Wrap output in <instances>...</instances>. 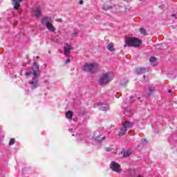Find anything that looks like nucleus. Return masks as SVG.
I'll use <instances>...</instances> for the list:
<instances>
[{
  "mask_svg": "<svg viewBox=\"0 0 177 177\" xmlns=\"http://www.w3.org/2000/svg\"><path fill=\"white\" fill-rule=\"evenodd\" d=\"M52 21V18L50 17H44L41 19L42 26H47V24H50Z\"/></svg>",
  "mask_w": 177,
  "mask_h": 177,
  "instance_id": "obj_11",
  "label": "nucleus"
},
{
  "mask_svg": "<svg viewBox=\"0 0 177 177\" xmlns=\"http://www.w3.org/2000/svg\"><path fill=\"white\" fill-rule=\"evenodd\" d=\"M169 93H172V90H168Z\"/></svg>",
  "mask_w": 177,
  "mask_h": 177,
  "instance_id": "obj_35",
  "label": "nucleus"
},
{
  "mask_svg": "<svg viewBox=\"0 0 177 177\" xmlns=\"http://www.w3.org/2000/svg\"><path fill=\"white\" fill-rule=\"evenodd\" d=\"M96 68H97L96 63H86L82 67V70L87 73H94Z\"/></svg>",
  "mask_w": 177,
  "mask_h": 177,
  "instance_id": "obj_4",
  "label": "nucleus"
},
{
  "mask_svg": "<svg viewBox=\"0 0 177 177\" xmlns=\"http://www.w3.org/2000/svg\"><path fill=\"white\" fill-rule=\"evenodd\" d=\"M133 125V123L129 121L122 122V127L120 129V131L118 133V136H124V134L127 133V131H128V128H131Z\"/></svg>",
  "mask_w": 177,
  "mask_h": 177,
  "instance_id": "obj_3",
  "label": "nucleus"
},
{
  "mask_svg": "<svg viewBox=\"0 0 177 177\" xmlns=\"http://www.w3.org/2000/svg\"><path fill=\"white\" fill-rule=\"evenodd\" d=\"M73 113L71 111H68L65 115H66V118L68 119V120H71V118H73Z\"/></svg>",
  "mask_w": 177,
  "mask_h": 177,
  "instance_id": "obj_18",
  "label": "nucleus"
},
{
  "mask_svg": "<svg viewBox=\"0 0 177 177\" xmlns=\"http://www.w3.org/2000/svg\"><path fill=\"white\" fill-rule=\"evenodd\" d=\"M73 49V47L67 44L64 47V56L67 57L70 54V52Z\"/></svg>",
  "mask_w": 177,
  "mask_h": 177,
  "instance_id": "obj_12",
  "label": "nucleus"
},
{
  "mask_svg": "<svg viewBox=\"0 0 177 177\" xmlns=\"http://www.w3.org/2000/svg\"><path fill=\"white\" fill-rule=\"evenodd\" d=\"M122 154L123 155V157H124V158L129 157V156H131V154H132V149H122Z\"/></svg>",
  "mask_w": 177,
  "mask_h": 177,
  "instance_id": "obj_14",
  "label": "nucleus"
},
{
  "mask_svg": "<svg viewBox=\"0 0 177 177\" xmlns=\"http://www.w3.org/2000/svg\"><path fill=\"white\" fill-rule=\"evenodd\" d=\"M149 91V93L147 94V96H150L151 93H153V92H155L156 87L150 86Z\"/></svg>",
  "mask_w": 177,
  "mask_h": 177,
  "instance_id": "obj_19",
  "label": "nucleus"
},
{
  "mask_svg": "<svg viewBox=\"0 0 177 177\" xmlns=\"http://www.w3.org/2000/svg\"><path fill=\"white\" fill-rule=\"evenodd\" d=\"M34 16L36 19H39L42 15V10L40 8H37L33 12Z\"/></svg>",
  "mask_w": 177,
  "mask_h": 177,
  "instance_id": "obj_9",
  "label": "nucleus"
},
{
  "mask_svg": "<svg viewBox=\"0 0 177 177\" xmlns=\"http://www.w3.org/2000/svg\"><path fill=\"white\" fill-rule=\"evenodd\" d=\"M15 142H16V140H15V138H12L10 140L9 142V146H13V144L15 143Z\"/></svg>",
  "mask_w": 177,
  "mask_h": 177,
  "instance_id": "obj_24",
  "label": "nucleus"
},
{
  "mask_svg": "<svg viewBox=\"0 0 177 177\" xmlns=\"http://www.w3.org/2000/svg\"><path fill=\"white\" fill-rule=\"evenodd\" d=\"M171 17H175V19H176V15H175L174 14L171 15Z\"/></svg>",
  "mask_w": 177,
  "mask_h": 177,
  "instance_id": "obj_33",
  "label": "nucleus"
},
{
  "mask_svg": "<svg viewBox=\"0 0 177 177\" xmlns=\"http://www.w3.org/2000/svg\"><path fill=\"white\" fill-rule=\"evenodd\" d=\"M140 34H143V35H147V32L146 31V29L143 28H140Z\"/></svg>",
  "mask_w": 177,
  "mask_h": 177,
  "instance_id": "obj_22",
  "label": "nucleus"
},
{
  "mask_svg": "<svg viewBox=\"0 0 177 177\" xmlns=\"http://www.w3.org/2000/svg\"><path fill=\"white\" fill-rule=\"evenodd\" d=\"M108 50H110V52H113L114 50V45L113 43H109L107 46Z\"/></svg>",
  "mask_w": 177,
  "mask_h": 177,
  "instance_id": "obj_20",
  "label": "nucleus"
},
{
  "mask_svg": "<svg viewBox=\"0 0 177 177\" xmlns=\"http://www.w3.org/2000/svg\"><path fill=\"white\" fill-rule=\"evenodd\" d=\"M48 82H49L47 80H44V84H48Z\"/></svg>",
  "mask_w": 177,
  "mask_h": 177,
  "instance_id": "obj_34",
  "label": "nucleus"
},
{
  "mask_svg": "<svg viewBox=\"0 0 177 177\" xmlns=\"http://www.w3.org/2000/svg\"><path fill=\"white\" fill-rule=\"evenodd\" d=\"M127 84H128V80L124 79L120 81V85L122 86H127Z\"/></svg>",
  "mask_w": 177,
  "mask_h": 177,
  "instance_id": "obj_21",
  "label": "nucleus"
},
{
  "mask_svg": "<svg viewBox=\"0 0 177 177\" xmlns=\"http://www.w3.org/2000/svg\"><path fill=\"white\" fill-rule=\"evenodd\" d=\"M31 68L33 71V77L31 80H29L28 84L31 88V89H37L38 86H39V80H38V77L41 74L39 71V65H38L37 62H34Z\"/></svg>",
  "mask_w": 177,
  "mask_h": 177,
  "instance_id": "obj_1",
  "label": "nucleus"
},
{
  "mask_svg": "<svg viewBox=\"0 0 177 177\" xmlns=\"http://www.w3.org/2000/svg\"><path fill=\"white\" fill-rule=\"evenodd\" d=\"M168 140L170 145H173V146L177 145V140H175V138H174V136H170L169 138H168Z\"/></svg>",
  "mask_w": 177,
  "mask_h": 177,
  "instance_id": "obj_16",
  "label": "nucleus"
},
{
  "mask_svg": "<svg viewBox=\"0 0 177 177\" xmlns=\"http://www.w3.org/2000/svg\"><path fill=\"white\" fill-rule=\"evenodd\" d=\"M130 99H132V96L130 97Z\"/></svg>",
  "mask_w": 177,
  "mask_h": 177,
  "instance_id": "obj_38",
  "label": "nucleus"
},
{
  "mask_svg": "<svg viewBox=\"0 0 177 177\" xmlns=\"http://www.w3.org/2000/svg\"><path fill=\"white\" fill-rule=\"evenodd\" d=\"M14 26H16V24H15Z\"/></svg>",
  "mask_w": 177,
  "mask_h": 177,
  "instance_id": "obj_39",
  "label": "nucleus"
},
{
  "mask_svg": "<svg viewBox=\"0 0 177 177\" xmlns=\"http://www.w3.org/2000/svg\"><path fill=\"white\" fill-rule=\"evenodd\" d=\"M159 8L160 9H164V5L160 6Z\"/></svg>",
  "mask_w": 177,
  "mask_h": 177,
  "instance_id": "obj_31",
  "label": "nucleus"
},
{
  "mask_svg": "<svg viewBox=\"0 0 177 177\" xmlns=\"http://www.w3.org/2000/svg\"><path fill=\"white\" fill-rule=\"evenodd\" d=\"M98 106L100 107V110H102V111H107V110L110 109L109 104L104 103L99 104Z\"/></svg>",
  "mask_w": 177,
  "mask_h": 177,
  "instance_id": "obj_13",
  "label": "nucleus"
},
{
  "mask_svg": "<svg viewBox=\"0 0 177 177\" xmlns=\"http://www.w3.org/2000/svg\"><path fill=\"white\" fill-rule=\"evenodd\" d=\"M124 46L139 48L142 45V41L136 37H126Z\"/></svg>",
  "mask_w": 177,
  "mask_h": 177,
  "instance_id": "obj_2",
  "label": "nucleus"
},
{
  "mask_svg": "<svg viewBox=\"0 0 177 177\" xmlns=\"http://www.w3.org/2000/svg\"><path fill=\"white\" fill-rule=\"evenodd\" d=\"M36 59H39V56H37V57H36Z\"/></svg>",
  "mask_w": 177,
  "mask_h": 177,
  "instance_id": "obj_37",
  "label": "nucleus"
},
{
  "mask_svg": "<svg viewBox=\"0 0 177 177\" xmlns=\"http://www.w3.org/2000/svg\"><path fill=\"white\" fill-rule=\"evenodd\" d=\"M31 74H32L34 75V71H29L26 73V75H31Z\"/></svg>",
  "mask_w": 177,
  "mask_h": 177,
  "instance_id": "obj_25",
  "label": "nucleus"
},
{
  "mask_svg": "<svg viewBox=\"0 0 177 177\" xmlns=\"http://www.w3.org/2000/svg\"><path fill=\"white\" fill-rule=\"evenodd\" d=\"M69 132H71L72 133V136H76V139H77V140H84V139H85V136H84V134H79L77 133L75 134L74 131H75V128H73V127H70L68 129Z\"/></svg>",
  "mask_w": 177,
  "mask_h": 177,
  "instance_id": "obj_8",
  "label": "nucleus"
},
{
  "mask_svg": "<svg viewBox=\"0 0 177 177\" xmlns=\"http://www.w3.org/2000/svg\"><path fill=\"white\" fill-rule=\"evenodd\" d=\"M109 168L113 172H116V174H121L122 172V169H121V165L116 162L115 161H112L109 165Z\"/></svg>",
  "mask_w": 177,
  "mask_h": 177,
  "instance_id": "obj_5",
  "label": "nucleus"
},
{
  "mask_svg": "<svg viewBox=\"0 0 177 177\" xmlns=\"http://www.w3.org/2000/svg\"><path fill=\"white\" fill-rule=\"evenodd\" d=\"M143 78H144V80L146 78V75H143Z\"/></svg>",
  "mask_w": 177,
  "mask_h": 177,
  "instance_id": "obj_36",
  "label": "nucleus"
},
{
  "mask_svg": "<svg viewBox=\"0 0 177 177\" xmlns=\"http://www.w3.org/2000/svg\"><path fill=\"white\" fill-rule=\"evenodd\" d=\"M102 10H109V8H106V7L102 8Z\"/></svg>",
  "mask_w": 177,
  "mask_h": 177,
  "instance_id": "obj_28",
  "label": "nucleus"
},
{
  "mask_svg": "<svg viewBox=\"0 0 177 177\" xmlns=\"http://www.w3.org/2000/svg\"><path fill=\"white\" fill-rule=\"evenodd\" d=\"M46 27L48 31H50L51 32H55L56 31V29H55V26H53V24H47L46 25Z\"/></svg>",
  "mask_w": 177,
  "mask_h": 177,
  "instance_id": "obj_15",
  "label": "nucleus"
},
{
  "mask_svg": "<svg viewBox=\"0 0 177 177\" xmlns=\"http://www.w3.org/2000/svg\"><path fill=\"white\" fill-rule=\"evenodd\" d=\"M77 35H78V33H77V32H73V33L72 34V37H77Z\"/></svg>",
  "mask_w": 177,
  "mask_h": 177,
  "instance_id": "obj_27",
  "label": "nucleus"
},
{
  "mask_svg": "<svg viewBox=\"0 0 177 177\" xmlns=\"http://www.w3.org/2000/svg\"><path fill=\"white\" fill-rule=\"evenodd\" d=\"M82 3H84V1H83L82 0H81V1H80V5H82Z\"/></svg>",
  "mask_w": 177,
  "mask_h": 177,
  "instance_id": "obj_32",
  "label": "nucleus"
},
{
  "mask_svg": "<svg viewBox=\"0 0 177 177\" xmlns=\"http://www.w3.org/2000/svg\"><path fill=\"white\" fill-rule=\"evenodd\" d=\"M97 132H99V131H95L94 133L93 138L95 137V140L96 145H98V146H102V143H103V142L106 139V136H102V135H99V136H96V135H97Z\"/></svg>",
  "mask_w": 177,
  "mask_h": 177,
  "instance_id": "obj_7",
  "label": "nucleus"
},
{
  "mask_svg": "<svg viewBox=\"0 0 177 177\" xmlns=\"http://www.w3.org/2000/svg\"><path fill=\"white\" fill-rule=\"evenodd\" d=\"M56 21H60V22H62V21H63V20H62V19H57L56 20Z\"/></svg>",
  "mask_w": 177,
  "mask_h": 177,
  "instance_id": "obj_30",
  "label": "nucleus"
},
{
  "mask_svg": "<svg viewBox=\"0 0 177 177\" xmlns=\"http://www.w3.org/2000/svg\"><path fill=\"white\" fill-rule=\"evenodd\" d=\"M70 62H71V60L68 58L66 60L65 63L67 64L68 63H70Z\"/></svg>",
  "mask_w": 177,
  "mask_h": 177,
  "instance_id": "obj_26",
  "label": "nucleus"
},
{
  "mask_svg": "<svg viewBox=\"0 0 177 177\" xmlns=\"http://www.w3.org/2000/svg\"><path fill=\"white\" fill-rule=\"evenodd\" d=\"M11 1L14 6V9L15 10H19V8H20V2H22L23 0H11Z\"/></svg>",
  "mask_w": 177,
  "mask_h": 177,
  "instance_id": "obj_10",
  "label": "nucleus"
},
{
  "mask_svg": "<svg viewBox=\"0 0 177 177\" xmlns=\"http://www.w3.org/2000/svg\"><path fill=\"white\" fill-rule=\"evenodd\" d=\"M141 140H142L143 145H145V143H146V139H142Z\"/></svg>",
  "mask_w": 177,
  "mask_h": 177,
  "instance_id": "obj_29",
  "label": "nucleus"
},
{
  "mask_svg": "<svg viewBox=\"0 0 177 177\" xmlns=\"http://www.w3.org/2000/svg\"><path fill=\"white\" fill-rule=\"evenodd\" d=\"M111 73H106L103 76H102L100 78L99 84L100 85H105V84H107L111 81V79H110V75Z\"/></svg>",
  "mask_w": 177,
  "mask_h": 177,
  "instance_id": "obj_6",
  "label": "nucleus"
},
{
  "mask_svg": "<svg viewBox=\"0 0 177 177\" xmlns=\"http://www.w3.org/2000/svg\"><path fill=\"white\" fill-rule=\"evenodd\" d=\"M149 62L150 63H156V62H157V58H156V57H151Z\"/></svg>",
  "mask_w": 177,
  "mask_h": 177,
  "instance_id": "obj_23",
  "label": "nucleus"
},
{
  "mask_svg": "<svg viewBox=\"0 0 177 177\" xmlns=\"http://www.w3.org/2000/svg\"><path fill=\"white\" fill-rule=\"evenodd\" d=\"M136 74H145L146 68H138L136 70Z\"/></svg>",
  "mask_w": 177,
  "mask_h": 177,
  "instance_id": "obj_17",
  "label": "nucleus"
}]
</instances>
